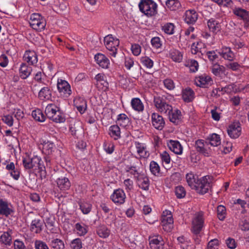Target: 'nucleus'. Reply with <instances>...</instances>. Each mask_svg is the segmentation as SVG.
I'll return each mask as SVG.
<instances>
[{
    "label": "nucleus",
    "mask_w": 249,
    "mask_h": 249,
    "mask_svg": "<svg viewBox=\"0 0 249 249\" xmlns=\"http://www.w3.org/2000/svg\"><path fill=\"white\" fill-rule=\"evenodd\" d=\"M207 25L210 31L216 34L221 30L219 22L214 18H211L207 21Z\"/></svg>",
    "instance_id": "a211bd4d"
},
{
    "label": "nucleus",
    "mask_w": 249,
    "mask_h": 249,
    "mask_svg": "<svg viewBox=\"0 0 249 249\" xmlns=\"http://www.w3.org/2000/svg\"><path fill=\"white\" fill-rule=\"evenodd\" d=\"M43 223V221L38 219L33 220L31 225V231L36 233H40L42 230Z\"/></svg>",
    "instance_id": "a878e982"
},
{
    "label": "nucleus",
    "mask_w": 249,
    "mask_h": 249,
    "mask_svg": "<svg viewBox=\"0 0 249 249\" xmlns=\"http://www.w3.org/2000/svg\"><path fill=\"white\" fill-rule=\"evenodd\" d=\"M232 12L235 16L243 20L249 21V12L246 10L242 8L235 7L233 9Z\"/></svg>",
    "instance_id": "f3484780"
},
{
    "label": "nucleus",
    "mask_w": 249,
    "mask_h": 249,
    "mask_svg": "<svg viewBox=\"0 0 249 249\" xmlns=\"http://www.w3.org/2000/svg\"><path fill=\"white\" fill-rule=\"evenodd\" d=\"M96 63L102 68L104 69L108 68L109 64L108 59L103 54L98 53L94 56Z\"/></svg>",
    "instance_id": "f8f14e48"
},
{
    "label": "nucleus",
    "mask_w": 249,
    "mask_h": 249,
    "mask_svg": "<svg viewBox=\"0 0 249 249\" xmlns=\"http://www.w3.org/2000/svg\"><path fill=\"white\" fill-rule=\"evenodd\" d=\"M80 209L84 214H88L91 211L92 208L91 204L87 202H78Z\"/></svg>",
    "instance_id": "58836bf2"
},
{
    "label": "nucleus",
    "mask_w": 249,
    "mask_h": 249,
    "mask_svg": "<svg viewBox=\"0 0 249 249\" xmlns=\"http://www.w3.org/2000/svg\"><path fill=\"white\" fill-rule=\"evenodd\" d=\"M74 106L78 111L81 114H83L87 109V101L81 97H76L73 100Z\"/></svg>",
    "instance_id": "ddd939ff"
},
{
    "label": "nucleus",
    "mask_w": 249,
    "mask_h": 249,
    "mask_svg": "<svg viewBox=\"0 0 249 249\" xmlns=\"http://www.w3.org/2000/svg\"><path fill=\"white\" fill-rule=\"evenodd\" d=\"M136 146L137 152L141 158H147L149 157V153L145 150V147L142 144V143L139 142H136Z\"/></svg>",
    "instance_id": "c9c22d12"
},
{
    "label": "nucleus",
    "mask_w": 249,
    "mask_h": 249,
    "mask_svg": "<svg viewBox=\"0 0 249 249\" xmlns=\"http://www.w3.org/2000/svg\"><path fill=\"white\" fill-rule=\"evenodd\" d=\"M219 53L225 59H227L231 61H233L234 59V54L231 51V48L230 47H223L221 49V51L219 52Z\"/></svg>",
    "instance_id": "412c9836"
},
{
    "label": "nucleus",
    "mask_w": 249,
    "mask_h": 249,
    "mask_svg": "<svg viewBox=\"0 0 249 249\" xmlns=\"http://www.w3.org/2000/svg\"><path fill=\"white\" fill-rule=\"evenodd\" d=\"M154 103L155 107L161 112L168 113L172 111L173 108L172 106L166 103L165 100L160 97H155Z\"/></svg>",
    "instance_id": "20e7f679"
},
{
    "label": "nucleus",
    "mask_w": 249,
    "mask_h": 249,
    "mask_svg": "<svg viewBox=\"0 0 249 249\" xmlns=\"http://www.w3.org/2000/svg\"><path fill=\"white\" fill-rule=\"evenodd\" d=\"M138 185L140 188L145 191H147L149 187V180L147 177L137 176Z\"/></svg>",
    "instance_id": "b1692460"
},
{
    "label": "nucleus",
    "mask_w": 249,
    "mask_h": 249,
    "mask_svg": "<svg viewBox=\"0 0 249 249\" xmlns=\"http://www.w3.org/2000/svg\"><path fill=\"white\" fill-rule=\"evenodd\" d=\"M195 82L197 86L206 88L213 84V80L209 76L204 74L196 78Z\"/></svg>",
    "instance_id": "9d476101"
},
{
    "label": "nucleus",
    "mask_w": 249,
    "mask_h": 249,
    "mask_svg": "<svg viewBox=\"0 0 249 249\" xmlns=\"http://www.w3.org/2000/svg\"><path fill=\"white\" fill-rule=\"evenodd\" d=\"M161 29L165 33L168 35H173L174 34L175 25L172 23H167L162 26Z\"/></svg>",
    "instance_id": "c03bdc74"
},
{
    "label": "nucleus",
    "mask_w": 249,
    "mask_h": 249,
    "mask_svg": "<svg viewBox=\"0 0 249 249\" xmlns=\"http://www.w3.org/2000/svg\"><path fill=\"white\" fill-rule=\"evenodd\" d=\"M131 51L134 55H139L141 52V47L138 44H134L131 45Z\"/></svg>",
    "instance_id": "e2e57ef3"
},
{
    "label": "nucleus",
    "mask_w": 249,
    "mask_h": 249,
    "mask_svg": "<svg viewBox=\"0 0 249 249\" xmlns=\"http://www.w3.org/2000/svg\"><path fill=\"white\" fill-rule=\"evenodd\" d=\"M117 121L120 125H126L129 122V119L125 114H120L118 115Z\"/></svg>",
    "instance_id": "3c124183"
},
{
    "label": "nucleus",
    "mask_w": 249,
    "mask_h": 249,
    "mask_svg": "<svg viewBox=\"0 0 249 249\" xmlns=\"http://www.w3.org/2000/svg\"><path fill=\"white\" fill-rule=\"evenodd\" d=\"M131 105L132 108L136 111L140 112L143 110L144 106L141 100L138 98H133Z\"/></svg>",
    "instance_id": "72a5a7b5"
},
{
    "label": "nucleus",
    "mask_w": 249,
    "mask_h": 249,
    "mask_svg": "<svg viewBox=\"0 0 249 249\" xmlns=\"http://www.w3.org/2000/svg\"><path fill=\"white\" fill-rule=\"evenodd\" d=\"M151 42L153 47L156 49L160 48L161 46L160 38L159 37H154L152 38Z\"/></svg>",
    "instance_id": "69168bd1"
},
{
    "label": "nucleus",
    "mask_w": 249,
    "mask_h": 249,
    "mask_svg": "<svg viewBox=\"0 0 249 249\" xmlns=\"http://www.w3.org/2000/svg\"><path fill=\"white\" fill-rule=\"evenodd\" d=\"M141 62L147 68H151L153 66V61L147 56L142 57Z\"/></svg>",
    "instance_id": "864d4df0"
},
{
    "label": "nucleus",
    "mask_w": 249,
    "mask_h": 249,
    "mask_svg": "<svg viewBox=\"0 0 249 249\" xmlns=\"http://www.w3.org/2000/svg\"><path fill=\"white\" fill-rule=\"evenodd\" d=\"M167 145L171 151H173L175 154L179 155L182 153L183 149L179 142L170 140Z\"/></svg>",
    "instance_id": "aec40b11"
},
{
    "label": "nucleus",
    "mask_w": 249,
    "mask_h": 249,
    "mask_svg": "<svg viewBox=\"0 0 249 249\" xmlns=\"http://www.w3.org/2000/svg\"><path fill=\"white\" fill-rule=\"evenodd\" d=\"M42 17L39 14L34 13L31 15L30 18V25L33 29L36 27V23Z\"/></svg>",
    "instance_id": "49530a36"
},
{
    "label": "nucleus",
    "mask_w": 249,
    "mask_h": 249,
    "mask_svg": "<svg viewBox=\"0 0 249 249\" xmlns=\"http://www.w3.org/2000/svg\"><path fill=\"white\" fill-rule=\"evenodd\" d=\"M52 92L49 87H44L38 93V97L40 100H49L51 98Z\"/></svg>",
    "instance_id": "7c9ffc66"
},
{
    "label": "nucleus",
    "mask_w": 249,
    "mask_h": 249,
    "mask_svg": "<svg viewBox=\"0 0 249 249\" xmlns=\"http://www.w3.org/2000/svg\"><path fill=\"white\" fill-rule=\"evenodd\" d=\"M225 68L217 63L214 64L212 68V72L216 76L220 75L221 72L224 71Z\"/></svg>",
    "instance_id": "a18cd8bd"
},
{
    "label": "nucleus",
    "mask_w": 249,
    "mask_h": 249,
    "mask_svg": "<svg viewBox=\"0 0 249 249\" xmlns=\"http://www.w3.org/2000/svg\"><path fill=\"white\" fill-rule=\"evenodd\" d=\"M71 246L73 249H81L82 247L81 239L76 238L73 240L71 242Z\"/></svg>",
    "instance_id": "bf43d9fd"
},
{
    "label": "nucleus",
    "mask_w": 249,
    "mask_h": 249,
    "mask_svg": "<svg viewBox=\"0 0 249 249\" xmlns=\"http://www.w3.org/2000/svg\"><path fill=\"white\" fill-rule=\"evenodd\" d=\"M209 176H204L200 179H197V181L192 189H195L197 193L203 195L207 193L210 189L211 183L208 180Z\"/></svg>",
    "instance_id": "7ed1b4c3"
},
{
    "label": "nucleus",
    "mask_w": 249,
    "mask_h": 249,
    "mask_svg": "<svg viewBox=\"0 0 249 249\" xmlns=\"http://www.w3.org/2000/svg\"><path fill=\"white\" fill-rule=\"evenodd\" d=\"M104 42L107 49L109 51L110 55L115 57L120 43L119 40L114 38L112 35H108L104 37Z\"/></svg>",
    "instance_id": "f03ea898"
},
{
    "label": "nucleus",
    "mask_w": 249,
    "mask_h": 249,
    "mask_svg": "<svg viewBox=\"0 0 249 249\" xmlns=\"http://www.w3.org/2000/svg\"><path fill=\"white\" fill-rule=\"evenodd\" d=\"M166 5L172 11H175L181 6L180 3L178 0H167L166 1Z\"/></svg>",
    "instance_id": "4c0bfd02"
},
{
    "label": "nucleus",
    "mask_w": 249,
    "mask_h": 249,
    "mask_svg": "<svg viewBox=\"0 0 249 249\" xmlns=\"http://www.w3.org/2000/svg\"><path fill=\"white\" fill-rule=\"evenodd\" d=\"M46 25V22L45 20L41 17L40 19L38 20L36 23V27H35L34 30L37 31H41L44 29Z\"/></svg>",
    "instance_id": "052dcab7"
},
{
    "label": "nucleus",
    "mask_w": 249,
    "mask_h": 249,
    "mask_svg": "<svg viewBox=\"0 0 249 249\" xmlns=\"http://www.w3.org/2000/svg\"><path fill=\"white\" fill-rule=\"evenodd\" d=\"M173 222L172 215L161 217V224L164 230L166 229L167 226H168L169 230H170L172 226Z\"/></svg>",
    "instance_id": "e433bc0d"
},
{
    "label": "nucleus",
    "mask_w": 249,
    "mask_h": 249,
    "mask_svg": "<svg viewBox=\"0 0 249 249\" xmlns=\"http://www.w3.org/2000/svg\"><path fill=\"white\" fill-rule=\"evenodd\" d=\"M35 247L36 249H49L47 245L41 240L35 241Z\"/></svg>",
    "instance_id": "680f3d73"
},
{
    "label": "nucleus",
    "mask_w": 249,
    "mask_h": 249,
    "mask_svg": "<svg viewBox=\"0 0 249 249\" xmlns=\"http://www.w3.org/2000/svg\"><path fill=\"white\" fill-rule=\"evenodd\" d=\"M23 58L25 61L31 65L36 64L37 62V55L34 51H26Z\"/></svg>",
    "instance_id": "5701e85b"
},
{
    "label": "nucleus",
    "mask_w": 249,
    "mask_h": 249,
    "mask_svg": "<svg viewBox=\"0 0 249 249\" xmlns=\"http://www.w3.org/2000/svg\"><path fill=\"white\" fill-rule=\"evenodd\" d=\"M241 127L239 122H233L229 125L227 132L229 136L233 139H236L241 135Z\"/></svg>",
    "instance_id": "423d86ee"
},
{
    "label": "nucleus",
    "mask_w": 249,
    "mask_h": 249,
    "mask_svg": "<svg viewBox=\"0 0 249 249\" xmlns=\"http://www.w3.org/2000/svg\"><path fill=\"white\" fill-rule=\"evenodd\" d=\"M70 130L73 136L77 138L83 133V128L81 123L79 122L71 124L70 127Z\"/></svg>",
    "instance_id": "2eb2a0df"
},
{
    "label": "nucleus",
    "mask_w": 249,
    "mask_h": 249,
    "mask_svg": "<svg viewBox=\"0 0 249 249\" xmlns=\"http://www.w3.org/2000/svg\"><path fill=\"white\" fill-rule=\"evenodd\" d=\"M109 134L115 140H118L121 138L120 128L117 125H113L109 128Z\"/></svg>",
    "instance_id": "473e14b6"
},
{
    "label": "nucleus",
    "mask_w": 249,
    "mask_h": 249,
    "mask_svg": "<svg viewBox=\"0 0 249 249\" xmlns=\"http://www.w3.org/2000/svg\"><path fill=\"white\" fill-rule=\"evenodd\" d=\"M9 207L8 202L3 201L2 199H0V214L8 216L10 214L14 213V210L12 206Z\"/></svg>",
    "instance_id": "9b49d317"
},
{
    "label": "nucleus",
    "mask_w": 249,
    "mask_h": 249,
    "mask_svg": "<svg viewBox=\"0 0 249 249\" xmlns=\"http://www.w3.org/2000/svg\"><path fill=\"white\" fill-rule=\"evenodd\" d=\"M227 67L233 71H236L239 70V69L242 67L238 63L234 62L230 63L227 65Z\"/></svg>",
    "instance_id": "0e129e2a"
},
{
    "label": "nucleus",
    "mask_w": 249,
    "mask_h": 249,
    "mask_svg": "<svg viewBox=\"0 0 249 249\" xmlns=\"http://www.w3.org/2000/svg\"><path fill=\"white\" fill-rule=\"evenodd\" d=\"M204 219L202 213H199L192 222L193 227L192 231L195 234L200 233L203 226Z\"/></svg>",
    "instance_id": "39448f33"
},
{
    "label": "nucleus",
    "mask_w": 249,
    "mask_h": 249,
    "mask_svg": "<svg viewBox=\"0 0 249 249\" xmlns=\"http://www.w3.org/2000/svg\"><path fill=\"white\" fill-rule=\"evenodd\" d=\"M54 145L51 142H44L43 144V152L46 155H50L53 151Z\"/></svg>",
    "instance_id": "a19ab883"
},
{
    "label": "nucleus",
    "mask_w": 249,
    "mask_h": 249,
    "mask_svg": "<svg viewBox=\"0 0 249 249\" xmlns=\"http://www.w3.org/2000/svg\"><path fill=\"white\" fill-rule=\"evenodd\" d=\"M160 157L162 161L168 164L170 162L171 158L169 154L166 151H164L160 154Z\"/></svg>",
    "instance_id": "338daca9"
},
{
    "label": "nucleus",
    "mask_w": 249,
    "mask_h": 249,
    "mask_svg": "<svg viewBox=\"0 0 249 249\" xmlns=\"http://www.w3.org/2000/svg\"><path fill=\"white\" fill-rule=\"evenodd\" d=\"M58 187L61 190H68L70 189L71 184L68 178L65 177L59 178L56 180Z\"/></svg>",
    "instance_id": "6ab92c4d"
},
{
    "label": "nucleus",
    "mask_w": 249,
    "mask_h": 249,
    "mask_svg": "<svg viewBox=\"0 0 249 249\" xmlns=\"http://www.w3.org/2000/svg\"><path fill=\"white\" fill-rule=\"evenodd\" d=\"M2 121L9 126H11L13 124V118L11 115H8L3 116Z\"/></svg>",
    "instance_id": "774afa93"
},
{
    "label": "nucleus",
    "mask_w": 249,
    "mask_h": 249,
    "mask_svg": "<svg viewBox=\"0 0 249 249\" xmlns=\"http://www.w3.org/2000/svg\"><path fill=\"white\" fill-rule=\"evenodd\" d=\"M32 117L36 121L43 122L45 121L46 117L42 111L39 109H36L32 112Z\"/></svg>",
    "instance_id": "ea45409f"
},
{
    "label": "nucleus",
    "mask_w": 249,
    "mask_h": 249,
    "mask_svg": "<svg viewBox=\"0 0 249 249\" xmlns=\"http://www.w3.org/2000/svg\"><path fill=\"white\" fill-rule=\"evenodd\" d=\"M96 232L100 237L106 238L109 236L110 230L105 225H100L97 227Z\"/></svg>",
    "instance_id": "c756f323"
},
{
    "label": "nucleus",
    "mask_w": 249,
    "mask_h": 249,
    "mask_svg": "<svg viewBox=\"0 0 249 249\" xmlns=\"http://www.w3.org/2000/svg\"><path fill=\"white\" fill-rule=\"evenodd\" d=\"M168 115L170 121L176 125L181 123V115L180 110L177 109L175 112L172 111Z\"/></svg>",
    "instance_id": "bb28decb"
},
{
    "label": "nucleus",
    "mask_w": 249,
    "mask_h": 249,
    "mask_svg": "<svg viewBox=\"0 0 249 249\" xmlns=\"http://www.w3.org/2000/svg\"><path fill=\"white\" fill-rule=\"evenodd\" d=\"M59 109V107H56L55 105L53 104H50L48 105V106L46 107L45 110V113L47 117L49 119L51 118H53L54 114L56 113L57 109Z\"/></svg>",
    "instance_id": "f704fd0d"
},
{
    "label": "nucleus",
    "mask_w": 249,
    "mask_h": 249,
    "mask_svg": "<svg viewBox=\"0 0 249 249\" xmlns=\"http://www.w3.org/2000/svg\"><path fill=\"white\" fill-rule=\"evenodd\" d=\"M31 160L32 161L33 168L35 167V169H36V168L37 167L38 169H39L40 166L43 165L42 164L43 162H41V159L37 156H34L33 158L31 159Z\"/></svg>",
    "instance_id": "6e6d98bb"
},
{
    "label": "nucleus",
    "mask_w": 249,
    "mask_h": 249,
    "mask_svg": "<svg viewBox=\"0 0 249 249\" xmlns=\"http://www.w3.org/2000/svg\"><path fill=\"white\" fill-rule=\"evenodd\" d=\"M149 245L151 248H160V246L158 245L163 246L164 244V241L162 239L161 236L160 235H155L153 236H150L149 237Z\"/></svg>",
    "instance_id": "dca6fc26"
},
{
    "label": "nucleus",
    "mask_w": 249,
    "mask_h": 249,
    "mask_svg": "<svg viewBox=\"0 0 249 249\" xmlns=\"http://www.w3.org/2000/svg\"><path fill=\"white\" fill-rule=\"evenodd\" d=\"M152 125L157 129L161 130L165 125L163 118L157 113H153L151 115Z\"/></svg>",
    "instance_id": "6e6552de"
},
{
    "label": "nucleus",
    "mask_w": 249,
    "mask_h": 249,
    "mask_svg": "<svg viewBox=\"0 0 249 249\" xmlns=\"http://www.w3.org/2000/svg\"><path fill=\"white\" fill-rule=\"evenodd\" d=\"M197 18L198 14L195 10H188L186 11L184 20L187 24L195 23Z\"/></svg>",
    "instance_id": "4468645a"
},
{
    "label": "nucleus",
    "mask_w": 249,
    "mask_h": 249,
    "mask_svg": "<svg viewBox=\"0 0 249 249\" xmlns=\"http://www.w3.org/2000/svg\"><path fill=\"white\" fill-rule=\"evenodd\" d=\"M205 143L213 146H217L221 143V139L219 135L213 133L206 139Z\"/></svg>",
    "instance_id": "4be33fe9"
},
{
    "label": "nucleus",
    "mask_w": 249,
    "mask_h": 249,
    "mask_svg": "<svg viewBox=\"0 0 249 249\" xmlns=\"http://www.w3.org/2000/svg\"><path fill=\"white\" fill-rule=\"evenodd\" d=\"M32 71V67L27 66L25 63H22L19 69L20 76L23 79H25L30 75Z\"/></svg>",
    "instance_id": "cd10ccee"
},
{
    "label": "nucleus",
    "mask_w": 249,
    "mask_h": 249,
    "mask_svg": "<svg viewBox=\"0 0 249 249\" xmlns=\"http://www.w3.org/2000/svg\"><path fill=\"white\" fill-rule=\"evenodd\" d=\"M57 89L60 93L67 97L71 94V86L67 81L58 79Z\"/></svg>",
    "instance_id": "0eeeda50"
},
{
    "label": "nucleus",
    "mask_w": 249,
    "mask_h": 249,
    "mask_svg": "<svg viewBox=\"0 0 249 249\" xmlns=\"http://www.w3.org/2000/svg\"><path fill=\"white\" fill-rule=\"evenodd\" d=\"M186 178L189 185L193 188L197 181V179L192 174H187L186 176Z\"/></svg>",
    "instance_id": "5fc2aeb1"
},
{
    "label": "nucleus",
    "mask_w": 249,
    "mask_h": 249,
    "mask_svg": "<svg viewBox=\"0 0 249 249\" xmlns=\"http://www.w3.org/2000/svg\"><path fill=\"white\" fill-rule=\"evenodd\" d=\"M171 58L175 62H179L182 59V54L178 51L175 50L170 53Z\"/></svg>",
    "instance_id": "09e8293b"
},
{
    "label": "nucleus",
    "mask_w": 249,
    "mask_h": 249,
    "mask_svg": "<svg viewBox=\"0 0 249 249\" xmlns=\"http://www.w3.org/2000/svg\"><path fill=\"white\" fill-rule=\"evenodd\" d=\"M51 246L53 249H64L65 245L62 240L59 239H54L51 242Z\"/></svg>",
    "instance_id": "37998d69"
},
{
    "label": "nucleus",
    "mask_w": 249,
    "mask_h": 249,
    "mask_svg": "<svg viewBox=\"0 0 249 249\" xmlns=\"http://www.w3.org/2000/svg\"><path fill=\"white\" fill-rule=\"evenodd\" d=\"M50 119L56 123H61L65 121V118L59 109H57L56 113L54 114L53 118H51Z\"/></svg>",
    "instance_id": "de8ad7c7"
},
{
    "label": "nucleus",
    "mask_w": 249,
    "mask_h": 249,
    "mask_svg": "<svg viewBox=\"0 0 249 249\" xmlns=\"http://www.w3.org/2000/svg\"><path fill=\"white\" fill-rule=\"evenodd\" d=\"M226 208L225 206L222 205L217 206V215L220 220L223 221L226 218Z\"/></svg>",
    "instance_id": "79ce46f5"
},
{
    "label": "nucleus",
    "mask_w": 249,
    "mask_h": 249,
    "mask_svg": "<svg viewBox=\"0 0 249 249\" xmlns=\"http://www.w3.org/2000/svg\"><path fill=\"white\" fill-rule=\"evenodd\" d=\"M150 170L151 173L155 176L157 175L160 173V166L158 165V164L154 161H152L150 162Z\"/></svg>",
    "instance_id": "603ef678"
},
{
    "label": "nucleus",
    "mask_w": 249,
    "mask_h": 249,
    "mask_svg": "<svg viewBox=\"0 0 249 249\" xmlns=\"http://www.w3.org/2000/svg\"><path fill=\"white\" fill-rule=\"evenodd\" d=\"M140 11L148 17L157 14V5L152 0H141L139 4Z\"/></svg>",
    "instance_id": "f257e3e1"
},
{
    "label": "nucleus",
    "mask_w": 249,
    "mask_h": 249,
    "mask_svg": "<svg viewBox=\"0 0 249 249\" xmlns=\"http://www.w3.org/2000/svg\"><path fill=\"white\" fill-rule=\"evenodd\" d=\"M46 226L52 233L55 232V230L54 229V220L53 219L48 218L46 220Z\"/></svg>",
    "instance_id": "4d7b16f0"
},
{
    "label": "nucleus",
    "mask_w": 249,
    "mask_h": 249,
    "mask_svg": "<svg viewBox=\"0 0 249 249\" xmlns=\"http://www.w3.org/2000/svg\"><path fill=\"white\" fill-rule=\"evenodd\" d=\"M12 231L11 230H9L7 232H4L0 236V242L6 245H11L12 243Z\"/></svg>",
    "instance_id": "2f4dec72"
},
{
    "label": "nucleus",
    "mask_w": 249,
    "mask_h": 249,
    "mask_svg": "<svg viewBox=\"0 0 249 249\" xmlns=\"http://www.w3.org/2000/svg\"><path fill=\"white\" fill-rule=\"evenodd\" d=\"M110 198L115 203L122 204L125 201V194L122 189H118L114 191Z\"/></svg>",
    "instance_id": "1a4fd4ad"
},
{
    "label": "nucleus",
    "mask_w": 249,
    "mask_h": 249,
    "mask_svg": "<svg viewBox=\"0 0 249 249\" xmlns=\"http://www.w3.org/2000/svg\"><path fill=\"white\" fill-rule=\"evenodd\" d=\"M182 97L184 102H191L194 98V92L191 88H186L182 91Z\"/></svg>",
    "instance_id": "c85d7f7f"
},
{
    "label": "nucleus",
    "mask_w": 249,
    "mask_h": 249,
    "mask_svg": "<svg viewBox=\"0 0 249 249\" xmlns=\"http://www.w3.org/2000/svg\"><path fill=\"white\" fill-rule=\"evenodd\" d=\"M175 194L178 198H182L186 195V191L182 186H178L175 188Z\"/></svg>",
    "instance_id": "8fccbe9b"
},
{
    "label": "nucleus",
    "mask_w": 249,
    "mask_h": 249,
    "mask_svg": "<svg viewBox=\"0 0 249 249\" xmlns=\"http://www.w3.org/2000/svg\"><path fill=\"white\" fill-rule=\"evenodd\" d=\"M204 140H197L195 142V147L197 152L202 154L206 157L210 156V154L208 150L204 148Z\"/></svg>",
    "instance_id": "393cba45"
},
{
    "label": "nucleus",
    "mask_w": 249,
    "mask_h": 249,
    "mask_svg": "<svg viewBox=\"0 0 249 249\" xmlns=\"http://www.w3.org/2000/svg\"><path fill=\"white\" fill-rule=\"evenodd\" d=\"M75 228L77 231V233L81 236L84 235L88 232L87 228L82 226L80 223H76Z\"/></svg>",
    "instance_id": "13d9d810"
}]
</instances>
